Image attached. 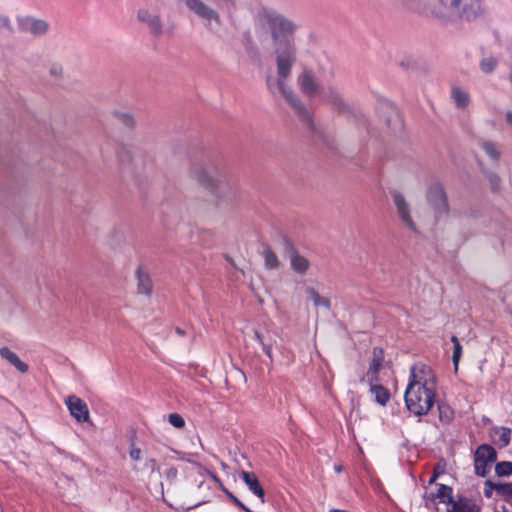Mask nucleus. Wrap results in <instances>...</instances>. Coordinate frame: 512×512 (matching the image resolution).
I'll return each instance as SVG.
<instances>
[{
	"label": "nucleus",
	"mask_w": 512,
	"mask_h": 512,
	"mask_svg": "<svg viewBox=\"0 0 512 512\" xmlns=\"http://www.w3.org/2000/svg\"><path fill=\"white\" fill-rule=\"evenodd\" d=\"M322 98L333 105L339 112L348 111V105L338 92V90L333 86H328L326 88H322L319 92Z\"/></svg>",
	"instance_id": "obj_15"
},
{
	"label": "nucleus",
	"mask_w": 512,
	"mask_h": 512,
	"mask_svg": "<svg viewBox=\"0 0 512 512\" xmlns=\"http://www.w3.org/2000/svg\"><path fill=\"white\" fill-rule=\"evenodd\" d=\"M297 82L302 93L308 97H314L320 92V86L311 70L304 69L298 76Z\"/></svg>",
	"instance_id": "obj_14"
},
{
	"label": "nucleus",
	"mask_w": 512,
	"mask_h": 512,
	"mask_svg": "<svg viewBox=\"0 0 512 512\" xmlns=\"http://www.w3.org/2000/svg\"><path fill=\"white\" fill-rule=\"evenodd\" d=\"M493 431L495 433H500L499 435V440H498V445L500 448H504L506 446L509 445L510 443V440H511V429L508 428V427H495L493 429Z\"/></svg>",
	"instance_id": "obj_30"
},
{
	"label": "nucleus",
	"mask_w": 512,
	"mask_h": 512,
	"mask_svg": "<svg viewBox=\"0 0 512 512\" xmlns=\"http://www.w3.org/2000/svg\"><path fill=\"white\" fill-rule=\"evenodd\" d=\"M485 11L482 0H433L419 10L443 22L456 20L472 22L484 16Z\"/></svg>",
	"instance_id": "obj_2"
},
{
	"label": "nucleus",
	"mask_w": 512,
	"mask_h": 512,
	"mask_svg": "<svg viewBox=\"0 0 512 512\" xmlns=\"http://www.w3.org/2000/svg\"><path fill=\"white\" fill-rule=\"evenodd\" d=\"M436 390L408 385L404 399L406 408L416 416L426 415L434 405Z\"/></svg>",
	"instance_id": "obj_6"
},
{
	"label": "nucleus",
	"mask_w": 512,
	"mask_h": 512,
	"mask_svg": "<svg viewBox=\"0 0 512 512\" xmlns=\"http://www.w3.org/2000/svg\"><path fill=\"white\" fill-rule=\"evenodd\" d=\"M451 342L453 343V355H452V362L454 365V370H458L459 361L462 356V345L460 344L458 338L453 335L451 337Z\"/></svg>",
	"instance_id": "obj_31"
},
{
	"label": "nucleus",
	"mask_w": 512,
	"mask_h": 512,
	"mask_svg": "<svg viewBox=\"0 0 512 512\" xmlns=\"http://www.w3.org/2000/svg\"><path fill=\"white\" fill-rule=\"evenodd\" d=\"M481 172L488 179L490 187H491V190L493 192H498L500 190V187H501V178H500V176L497 173H495L493 171H490V170H488V169H486L484 167H481Z\"/></svg>",
	"instance_id": "obj_29"
},
{
	"label": "nucleus",
	"mask_w": 512,
	"mask_h": 512,
	"mask_svg": "<svg viewBox=\"0 0 512 512\" xmlns=\"http://www.w3.org/2000/svg\"><path fill=\"white\" fill-rule=\"evenodd\" d=\"M445 472V463L443 465H441L440 463H438L437 465H435L434 469H433V473L432 475L430 476L429 480H428V483L431 485V484H434L436 482V480L438 479V477L443 474Z\"/></svg>",
	"instance_id": "obj_40"
},
{
	"label": "nucleus",
	"mask_w": 512,
	"mask_h": 512,
	"mask_svg": "<svg viewBox=\"0 0 512 512\" xmlns=\"http://www.w3.org/2000/svg\"><path fill=\"white\" fill-rule=\"evenodd\" d=\"M175 332L179 335V336H184L185 335V331L180 328V327H176L175 328Z\"/></svg>",
	"instance_id": "obj_49"
},
{
	"label": "nucleus",
	"mask_w": 512,
	"mask_h": 512,
	"mask_svg": "<svg viewBox=\"0 0 512 512\" xmlns=\"http://www.w3.org/2000/svg\"><path fill=\"white\" fill-rule=\"evenodd\" d=\"M408 385L436 390V376L428 365H413L410 369V381Z\"/></svg>",
	"instance_id": "obj_9"
},
{
	"label": "nucleus",
	"mask_w": 512,
	"mask_h": 512,
	"mask_svg": "<svg viewBox=\"0 0 512 512\" xmlns=\"http://www.w3.org/2000/svg\"><path fill=\"white\" fill-rule=\"evenodd\" d=\"M497 460V452L490 444H481L474 452V472L479 477H486L491 465Z\"/></svg>",
	"instance_id": "obj_8"
},
{
	"label": "nucleus",
	"mask_w": 512,
	"mask_h": 512,
	"mask_svg": "<svg viewBox=\"0 0 512 512\" xmlns=\"http://www.w3.org/2000/svg\"><path fill=\"white\" fill-rule=\"evenodd\" d=\"M384 361V351L380 347H374L367 377L370 383L378 381V373Z\"/></svg>",
	"instance_id": "obj_17"
},
{
	"label": "nucleus",
	"mask_w": 512,
	"mask_h": 512,
	"mask_svg": "<svg viewBox=\"0 0 512 512\" xmlns=\"http://www.w3.org/2000/svg\"><path fill=\"white\" fill-rule=\"evenodd\" d=\"M18 27L22 32H29L34 36H41L47 33L49 24L45 20L27 16L18 18Z\"/></svg>",
	"instance_id": "obj_11"
},
{
	"label": "nucleus",
	"mask_w": 512,
	"mask_h": 512,
	"mask_svg": "<svg viewBox=\"0 0 512 512\" xmlns=\"http://www.w3.org/2000/svg\"><path fill=\"white\" fill-rule=\"evenodd\" d=\"M145 466L150 470L151 473L159 470L157 461L154 458H148L145 462Z\"/></svg>",
	"instance_id": "obj_43"
},
{
	"label": "nucleus",
	"mask_w": 512,
	"mask_h": 512,
	"mask_svg": "<svg viewBox=\"0 0 512 512\" xmlns=\"http://www.w3.org/2000/svg\"><path fill=\"white\" fill-rule=\"evenodd\" d=\"M168 421L172 426L178 429H181L185 426L184 418L178 413L169 414Z\"/></svg>",
	"instance_id": "obj_36"
},
{
	"label": "nucleus",
	"mask_w": 512,
	"mask_h": 512,
	"mask_svg": "<svg viewBox=\"0 0 512 512\" xmlns=\"http://www.w3.org/2000/svg\"><path fill=\"white\" fill-rule=\"evenodd\" d=\"M452 492V487L445 484H438V491L435 493V496L440 502L450 505L453 502Z\"/></svg>",
	"instance_id": "obj_27"
},
{
	"label": "nucleus",
	"mask_w": 512,
	"mask_h": 512,
	"mask_svg": "<svg viewBox=\"0 0 512 512\" xmlns=\"http://www.w3.org/2000/svg\"><path fill=\"white\" fill-rule=\"evenodd\" d=\"M123 156H126L128 160L130 159V155H129V152H128V151L123 150V151H121V152L119 153V157H120V158H122Z\"/></svg>",
	"instance_id": "obj_50"
},
{
	"label": "nucleus",
	"mask_w": 512,
	"mask_h": 512,
	"mask_svg": "<svg viewBox=\"0 0 512 512\" xmlns=\"http://www.w3.org/2000/svg\"><path fill=\"white\" fill-rule=\"evenodd\" d=\"M295 64H287L286 68L277 69V78L274 79L271 76L266 77V85L268 90L275 94L279 92L282 94L289 105L295 110L301 121L310 129L314 130V122L312 115L305 107L304 103L294 93V91L286 86V80L291 76L292 68Z\"/></svg>",
	"instance_id": "obj_5"
},
{
	"label": "nucleus",
	"mask_w": 512,
	"mask_h": 512,
	"mask_svg": "<svg viewBox=\"0 0 512 512\" xmlns=\"http://www.w3.org/2000/svg\"><path fill=\"white\" fill-rule=\"evenodd\" d=\"M115 116L117 117V119L123 123L125 126L131 128L134 126V119L133 117L128 114V113H121V112H117L115 113Z\"/></svg>",
	"instance_id": "obj_38"
},
{
	"label": "nucleus",
	"mask_w": 512,
	"mask_h": 512,
	"mask_svg": "<svg viewBox=\"0 0 512 512\" xmlns=\"http://www.w3.org/2000/svg\"><path fill=\"white\" fill-rule=\"evenodd\" d=\"M485 11L482 0H433L419 10L443 22L456 20L472 22L484 16Z\"/></svg>",
	"instance_id": "obj_3"
},
{
	"label": "nucleus",
	"mask_w": 512,
	"mask_h": 512,
	"mask_svg": "<svg viewBox=\"0 0 512 512\" xmlns=\"http://www.w3.org/2000/svg\"><path fill=\"white\" fill-rule=\"evenodd\" d=\"M175 452L179 455V459L187 461V462L195 465L199 469H204V467H203V465L201 463H199L198 461L194 460V454L184 453V452H179V451H175Z\"/></svg>",
	"instance_id": "obj_39"
},
{
	"label": "nucleus",
	"mask_w": 512,
	"mask_h": 512,
	"mask_svg": "<svg viewBox=\"0 0 512 512\" xmlns=\"http://www.w3.org/2000/svg\"><path fill=\"white\" fill-rule=\"evenodd\" d=\"M498 65V60L494 56H488L480 60L479 66L482 72L492 73Z\"/></svg>",
	"instance_id": "obj_32"
},
{
	"label": "nucleus",
	"mask_w": 512,
	"mask_h": 512,
	"mask_svg": "<svg viewBox=\"0 0 512 512\" xmlns=\"http://www.w3.org/2000/svg\"><path fill=\"white\" fill-rule=\"evenodd\" d=\"M254 338L262 346L263 352L268 356L270 361H273L272 348L275 343V339L272 337L270 332L266 335L261 334L258 330H254Z\"/></svg>",
	"instance_id": "obj_21"
},
{
	"label": "nucleus",
	"mask_w": 512,
	"mask_h": 512,
	"mask_svg": "<svg viewBox=\"0 0 512 512\" xmlns=\"http://www.w3.org/2000/svg\"><path fill=\"white\" fill-rule=\"evenodd\" d=\"M194 177L216 198L219 207H231L236 199V192L212 166H194Z\"/></svg>",
	"instance_id": "obj_4"
},
{
	"label": "nucleus",
	"mask_w": 512,
	"mask_h": 512,
	"mask_svg": "<svg viewBox=\"0 0 512 512\" xmlns=\"http://www.w3.org/2000/svg\"><path fill=\"white\" fill-rule=\"evenodd\" d=\"M371 384V392L375 395L378 404L385 406L390 399V392L387 388L380 384Z\"/></svg>",
	"instance_id": "obj_23"
},
{
	"label": "nucleus",
	"mask_w": 512,
	"mask_h": 512,
	"mask_svg": "<svg viewBox=\"0 0 512 512\" xmlns=\"http://www.w3.org/2000/svg\"><path fill=\"white\" fill-rule=\"evenodd\" d=\"M427 498L431 501H435L436 499H438L436 496H435V493H431L429 496H427Z\"/></svg>",
	"instance_id": "obj_51"
},
{
	"label": "nucleus",
	"mask_w": 512,
	"mask_h": 512,
	"mask_svg": "<svg viewBox=\"0 0 512 512\" xmlns=\"http://www.w3.org/2000/svg\"><path fill=\"white\" fill-rule=\"evenodd\" d=\"M282 244L284 255L289 258L292 270L300 275L306 274L310 267L309 260L299 254L294 243L286 236L282 237Z\"/></svg>",
	"instance_id": "obj_10"
},
{
	"label": "nucleus",
	"mask_w": 512,
	"mask_h": 512,
	"mask_svg": "<svg viewBox=\"0 0 512 512\" xmlns=\"http://www.w3.org/2000/svg\"><path fill=\"white\" fill-rule=\"evenodd\" d=\"M425 199L430 210L433 212L436 222L446 219L450 214V204L445 187L440 182H433L428 185Z\"/></svg>",
	"instance_id": "obj_7"
},
{
	"label": "nucleus",
	"mask_w": 512,
	"mask_h": 512,
	"mask_svg": "<svg viewBox=\"0 0 512 512\" xmlns=\"http://www.w3.org/2000/svg\"><path fill=\"white\" fill-rule=\"evenodd\" d=\"M203 470H205L208 473L210 478L218 485L221 491H223L226 488L221 479L214 472L208 471L206 468H204Z\"/></svg>",
	"instance_id": "obj_44"
},
{
	"label": "nucleus",
	"mask_w": 512,
	"mask_h": 512,
	"mask_svg": "<svg viewBox=\"0 0 512 512\" xmlns=\"http://www.w3.org/2000/svg\"><path fill=\"white\" fill-rule=\"evenodd\" d=\"M256 21L261 26L266 25L270 31L276 67L283 69L287 64H296L294 33L298 26L283 14L269 8L258 11Z\"/></svg>",
	"instance_id": "obj_1"
},
{
	"label": "nucleus",
	"mask_w": 512,
	"mask_h": 512,
	"mask_svg": "<svg viewBox=\"0 0 512 512\" xmlns=\"http://www.w3.org/2000/svg\"><path fill=\"white\" fill-rule=\"evenodd\" d=\"M138 19L148 25L150 32L154 36L158 37L162 34V22L158 15L151 14L149 11L141 9L138 11Z\"/></svg>",
	"instance_id": "obj_18"
},
{
	"label": "nucleus",
	"mask_w": 512,
	"mask_h": 512,
	"mask_svg": "<svg viewBox=\"0 0 512 512\" xmlns=\"http://www.w3.org/2000/svg\"><path fill=\"white\" fill-rule=\"evenodd\" d=\"M507 124L512 127V111H507L505 115Z\"/></svg>",
	"instance_id": "obj_48"
},
{
	"label": "nucleus",
	"mask_w": 512,
	"mask_h": 512,
	"mask_svg": "<svg viewBox=\"0 0 512 512\" xmlns=\"http://www.w3.org/2000/svg\"><path fill=\"white\" fill-rule=\"evenodd\" d=\"M329 512H346V511L340 510V509H332Z\"/></svg>",
	"instance_id": "obj_53"
},
{
	"label": "nucleus",
	"mask_w": 512,
	"mask_h": 512,
	"mask_svg": "<svg viewBox=\"0 0 512 512\" xmlns=\"http://www.w3.org/2000/svg\"><path fill=\"white\" fill-rule=\"evenodd\" d=\"M65 403L72 417L78 422H87L89 420V409L87 404L79 397L70 395Z\"/></svg>",
	"instance_id": "obj_12"
},
{
	"label": "nucleus",
	"mask_w": 512,
	"mask_h": 512,
	"mask_svg": "<svg viewBox=\"0 0 512 512\" xmlns=\"http://www.w3.org/2000/svg\"><path fill=\"white\" fill-rule=\"evenodd\" d=\"M217 8H221V9H232L234 8L235 6V3H234V0H211Z\"/></svg>",
	"instance_id": "obj_41"
},
{
	"label": "nucleus",
	"mask_w": 512,
	"mask_h": 512,
	"mask_svg": "<svg viewBox=\"0 0 512 512\" xmlns=\"http://www.w3.org/2000/svg\"><path fill=\"white\" fill-rule=\"evenodd\" d=\"M178 470L176 467H170L165 471V476L168 480L173 481L177 478Z\"/></svg>",
	"instance_id": "obj_45"
},
{
	"label": "nucleus",
	"mask_w": 512,
	"mask_h": 512,
	"mask_svg": "<svg viewBox=\"0 0 512 512\" xmlns=\"http://www.w3.org/2000/svg\"><path fill=\"white\" fill-rule=\"evenodd\" d=\"M51 75L59 76L62 74V67L60 65H53L50 69Z\"/></svg>",
	"instance_id": "obj_47"
},
{
	"label": "nucleus",
	"mask_w": 512,
	"mask_h": 512,
	"mask_svg": "<svg viewBox=\"0 0 512 512\" xmlns=\"http://www.w3.org/2000/svg\"><path fill=\"white\" fill-rule=\"evenodd\" d=\"M498 495H500L506 502L512 500V482L498 483Z\"/></svg>",
	"instance_id": "obj_35"
},
{
	"label": "nucleus",
	"mask_w": 512,
	"mask_h": 512,
	"mask_svg": "<svg viewBox=\"0 0 512 512\" xmlns=\"http://www.w3.org/2000/svg\"><path fill=\"white\" fill-rule=\"evenodd\" d=\"M450 505L447 512H481V506L463 494H458Z\"/></svg>",
	"instance_id": "obj_16"
},
{
	"label": "nucleus",
	"mask_w": 512,
	"mask_h": 512,
	"mask_svg": "<svg viewBox=\"0 0 512 512\" xmlns=\"http://www.w3.org/2000/svg\"><path fill=\"white\" fill-rule=\"evenodd\" d=\"M129 456L132 460L138 461L141 458V449L135 447L133 444L131 445V449L129 451Z\"/></svg>",
	"instance_id": "obj_42"
},
{
	"label": "nucleus",
	"mask_w": 512,
	"mask_h": 512,
	"mask_svg": "<svg viewBox=\"0 0 512 512\" xmlns=\"http://www.w3.org/2000/svg\"><path fill=\"white\" fill-rule=\"evenodd\" d=\"M392 198L397 208V213L403 223H405L410 230L417 231L416 225L410 215V205L402 193L395 191L392 195Z\"/></svg>",
	"instance_id": "obj_13"
},
{
	"label": "nucleus",
	"mask_w": 512,
	"mask_h": 512,
	"mask_svg": "<svg viewBox=\"0 0 512 512\" xmlns=\"http://www.w3.org/2000/svg\"><path fill=\"white\" fill-rule=\"evenodd\" d=\"M480 147L484 150L489 158L495 163H498L501 157V151L497 148V145L489 140H482Z\"/></svg>",
	"instance_id": "obj_24"
},
{
	"label": "nucleus",
	"mask_w": 512,
	"mask_h": 512,
	"mask_svg": "<svg viewBox=\"0 0 512 512\" xmlns=\"http://www.w3.org/2000/svg\"><path fill=\"white\" fill-rule=\"evenodd\" d=\"M438 410H439V420L447 424L449 423L453 418V411L450 409V407L446 404H438Z\"/></svg>",
	"instance_id": "obj_34"
},
{
	"label": "nucleus",
	"mask_w": 512,
	"mask_h": 512,
	"mask_svg": "<svg viewBox=\"0 0 512 512\" xmlns=\"http://www.w3.org/2000/svg\"><path fill=\"white\" fill-rule=\"evenodd\" d=\"M451 93H452V98L455 102V105L458 108L463 109L468 106L470 99H469V95L467 92L463 91L459 87H453Z\"/></svg>",
	"instance_id": "obj_26"
},
{
	"label": "nucleus",
	"mask_w": 512,
	"mask_h": 512,
	"mask_svg": "<svg viewBox=\"0 0 512 512\" xmlns=\"http://www.w3.org/2000/svg\"><path fill=\"white\" fill-rule=\"evenodd\" d=\"M495 473L498 477L511 476L512 475V462H510V461L498 462L495 466Z\"/></svg>",
	"instance_id": "obj_33"
},
{
	"label": "nucleus",
	"mask_w": 512,
	"mask_h": 512,
	"mask_svg": "<svg viewBox=\"0 0 512 512\" xmlns=\"http://www.w3.org/2000/svg\"><path fill=\"white\" fill-rule=\"evenodd\" d=\"M498 483H494L490 479H487L484 483V496L486 498H491L493 491H496L498 494Z\"/></svg>",
	"instance_id": "obj_37"
},
{
	"label": "nucleus",
	"mask_w": 512,
	"mask_h": 512,
	"mask_svg": "<svg viewBox=\"0 0 512 512\" xmlns=\"http://www.w3.org/2000/svg\"><path fill=\"white\" fill-rule=\"evenodd\" d=\"M199 505H201V503H197V504L191 506L190 508H195V507H198Z\"/></svg>",
	"instance_id": "obj_54"
},
{
	"label": "nucleus",
	"mask_w": 512,
	"mask_h": 512,
	"mask_svg": "<svg viewBox=\"0 0 512 512\" xmlns=\"http://www.w3.org/2000/svg\"><path fill=\"white\" fill-rule=\"evenodd\" d=\"M265 266L268 269H277L280 265L277 255L266 245L263 251Z\"/></svg>",
	"instance_id": "obj_28"
},
{
	"label": "nucleus",
	"mask_w": 512,
	"mask_h": 512,
	"mask_svg": "<svg viewBox=\"0 0 512 512\" xmlns=\"http://www.w3.org/2000/svg\"><path fill=\"white\" fill-rule=\"evenodd\" d=\"M4 27L11 29L10 21H9L8 17L0 15V28H4Z\"/></svg>",
	"instance_id": "obj_46"
},
{
	"label": "nucleus",
	"mask_w": 512,
	"mask_h": 512,
	"mask_svg": "<svg viewBox=\"0 0 512 512\" xmlns=\"http://www.w3.org/2000/svg\"><path fill=\"white\" fill-rule=\"evenodd\" d=\"M306 294L308 298L311 299L316 307H325L326 309H330L331 303L330 300L326 297L320 296V294L312 287L306 288Z\"/></svg>",
	"instance_id": "obj_25"
},
{
	"label": "nucleus",
	"mask_w": 512,
	"mask_h": 512,
	"mask_svg": "<svg viewBox=\"0 0 512 512\" xmlns=\"http://www.w3.org/2000/svg\"><path fill=\"white\" fill-rule=\"evenodd\" d=\"M0 356L21 373L28 372L29 366L25 362L21 361L17 354L11 351L8 347L4 346L0 348Z\"/></svg>",
	"instance_id": "obj_20"
},
{
	"label": "nucleus",
	"mask_w": 512,
	"mask_h": 512,
	"mask_svg": "<svg viewBox=\"0 0 512 512\" xmlns=\"http://www.w3.org/2000/svg\"><path fill=\"white\" fill-rule=\"evenodd\" d=\"M138 292L150 296L152 292V280L148 273L144 272L140 267L136 271Z\"/></svg>",
	"instance_id": "obj_22"
},
{
	"label": "nucleus",
	"mask_w": 512,
	"mask_h": 512,
	"mask_svg": "<svg viewBox=\"0 0 512 512\" xmlns=\"http://www.w3.org/2000/svg\"><path fill=\"white\" fill-rule=\"evenodd\" d=\"M342 469H343V467L341 465L335 466V471L338 473L341 472Z\"/></svg>",
	"instance_id": "obj_52"
},
{
	"label": "nucleus",
	"mask_w": 512,
	"mask_h": 512,
	"mask_svg": "<svg viewBox=\"0 0 512 512\" xmlns=\"http://www.w3.org/2000/svg\"><path fill=\"white\" fill-rule=\"evenodd\" d=\"M240 477L248 486L249 490L264 502L265 491L261 486L257 476L253 472L242 471Z\"/></svg>",
	"instance_id": "obj_19"
}]
</instances>
